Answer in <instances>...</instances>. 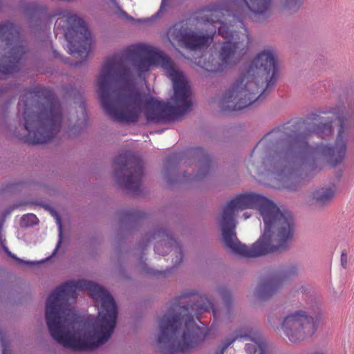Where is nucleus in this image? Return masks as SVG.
<instances>
[{
  "mask_svg": "<svg viewBox=\"0 0 354 354\" xmlns=\"http://www.w3.org/2000/svg\"><path fill=\"white\" fill-rule=\"evenodd\" d=\"M99 100L114 121L135 123L144 111L149 122L177 120L191 110V89L162 51L131 45L109 57L97 82Z\"/></svg>",
  "mask_w": 354,
  "mask_h": 354,
  "instance_id": "obj_1",
  "label": "nucleus"
},
{
  "mask_svg": "<svg viewBox=\"0 0 354 354\" xmlns=\"http://www.w3.org/2000/svg\"><path fill=\"white\" fill-rule=\"evenodd\" d=\"M332 120L317 114L295 122H288L266 133L253 149L248 169L259 176L260 168L270 172L277 182V188L296 191L301 178L299 167L308 157L323 158L333 166L341 162L346 152L344 140L351 129L348 119H339V129L335 145L333 147L319 145L310 147L307 138L313 133L325 138L332 134Z\"/></svg>",
  "mask_w": 354,
  "mask_h": 354,
  "instance_id": "obj_2",
  "label": "nucleus"
},
{
  "mask_svg": "<svg viewBox=\"0 0 354 354\" xmlns=\"http://www.w3.org/2000/svg\"><path fill=\"white\" fill-rule=\"evenodd\" d=\"M117 306L102 287L85 280L69 281L49 295L46 324L51 337L75 351L94 349L104 344L116 325Z\"/></svg>",
  "mask_w": 354,
  "mask_h": 354,
  "instance_id": "obj_3",
  "label": "nucleus"
},
{
  "mask_svg": "<svg viewBox=\"0 0 354 354\" xmlns=\"http://www.w3.org/2000/svg\"><path fill=\"white\" fill-rule=\"evenodd\" d=\"M218 223L225 247L245 258L283 251L295 233L290 212L253 192L231 200L223 208Z\"/></svg>",
  "mask_w": 354,
  "mask_h": 354,
  "instance_id": "obj_4",
  "label": "nucleus"
},
{
  "mask_svg": "<svg viewBox=\"0 0 354 354\" xmlns=\"http://www.w3.org/2000/svg\"><path fill=\"white\" fill-rule=\"evenodd\" d=\"M272 0H225L209 4L195 12L198 23L204 24L209 33L199 35L188 31L181 24H175L167 31L169 41H176L187 48L196 50L208 46L213 41V34H218L225 40L218 52V60L212 55L207 62L198 64L208 72H221L236 64L246 53L250 37L243 24L247 17L259 21L268 16Z\"/></svg>",
  "mask_w": 354,
  "mask_h": 354,
  "instance_id": "obj_5",
  "label": "nucleus"
},
{
  "mask_svg": "<svg viewBox=\"0 0 354 354\" xmlns=\"http://www.w3.org/2000/svg\"><path fill=\"white\" fill-rule=\"evenodd\" d=\"M212 310L218 316L212 302L197 293L183 295L175 298L164 315L158 319L157 341L165 354L185 353L203 341L206 330L196 326L194 317Z\"/></svg>",
  "mask_w": 354,
  "mask_h": 354,
  "instance_id": "obj_6",
  "label": "nucleus"
},
{
  "mask_svg": "<svg viewBox=\"0 0 354 354\" xmlns=\"http://www.w3.org/2000/svg\"><path fill=\"white\" fill-rule=\"evenodd\" d=\"M276 53L265 49L245 64L220 101L223 111H238L264 98L279 77Z\"/></svg>",
  "mask_w": 354,
  "mask_h": 354,
  "instance_id": "obj_7",
  "label": "nucleus"
},
{
  "mask_svg": "<svg viewBox=\"0 0 354 354\" xmlns=\"http://www.w3.org/2000/svg\"><path fill=\"white\" fill-rule=\"evenodd\" d=\"M21 102L27 131L24 142L36 145L51 140L59 131L62 121V108L53 91L39 86L26 88L19 104Z\"/></svg>",
  "mask_w": 354,
  "mask_h": 354,
  "instance_id": "obj_8",
  "label": "nucleus"
},
{
  "mask_svg": "<svg viewBox=\"0 0 354 354\" xmlns=\"http://www.w3.org/2000/svg\"><path fill=\"white\" fill-rule=\"evenodd\" d=\"M26 53L19 27L10 22L1 23L0 78L19 70L21 60Z\"/></svg>",
  "mask_w": 354,
  "mask_h": 354,
  "instance_id": "obj_9",
  "label": "nucleus"
},
{
  "mask_svg": "<svg viewBox=\"0 0 354 354\" xmlns=\"http://www.w3.org/2000/svg\"><path fill=\"white\" fill-rule=\"evenodd\" d=\"M58 20L66 22L64 35L68 42L69 53L86 59L91 50L92 38L84 21L69 11L61 13Z\"/></svg>",
  "mask_w": 354,
  "mask_h": 354,
  "instance_id": "obj_10",
  "label": "nucleus"
},
{
  "mask_svg": "<svg viewBox=\"0 0 354 354\" xmlns=\"http://www.w3.org/2000/svg\"><path fill=\"white\" fill-rule=\"evenodd\" d=\"M267 345L261 333L252 328L236 331L233 338H228L216 354H266Z\"/></svg>",
  "mask_w": 354,
  "mask_h": 354,
  "instance_id": "obj_11",
  "label": "nucleus"
},
{
  "mask_svg": "<svg viewBox=\"0 0 354 354\" xmlns=\"http://www.w3.org/2000/svg\"><path fill=\"white\" fill-rule=\"evenodd\" d=\"M114 165L118 181L120 182V174L124 172L127 175L122 180L124 187L133 194H138L144 174L141 158L134 153L126 151L114 159Z\"/></svg>",
  "mask_w": 354,
  "mask_h": 354,
  "instance_id": "obj_12",
  "label": "nucleus"
},
{
  "mask_svg": "<svg viewBox=\"0 0 354 354\" xmlns=\"http://www.w3.org/2000/svg\"><path fill=\"white\" fill-rule=\"evenodd\" d=\"M317 327L315 319L301 310L287 315L281 325L285 335L292 342L310 337L317 330Z\"/></svg>",
  "mask_w": 354,
  "mask_h": 354,
  "instance_id": "obj_13",
  "label": "nucleus"
},
{
  "mask_svg": "<svg viewBox=\"0 0 354 354\" xmlns=\"http://www.w3.org/2000/svg\"><path fill=\"white\" fill-rule=\"evenodd\" d=\"M297 273V268L291 266L281 272L272 274L263 280L256 290V296L260 300H266L276 294L284 282Z\"/></svg>",
  "mask_w": 354,
  "mask_h": 354,
  "instance_id": "obj_14",
  "label": "nucleus"
},
{
  "mask_svg": "<svg viewBox=\"0 0 354 354\" xmlns=\"http://www.w3.org/2000/svg\"><path fill=\"white\" fill-rule=\"evenodd\" d=\"M335 192L336 187L334 185L326 187H321L313 192V198L317 203L324 205L333 199Z\"/></svg>",
  "mask_w": 354,
  "mask_h": 354,
  "instance_id": "obj_15",
  "label": "nucleus"
},
{
  "mask_svg": "<svg viewBox=\"0 0 354 354\" xmlns=\"http://www.w3.org/2000/svg\"><path fill=\"white\" fill-rule=\"evenodd\" d=\"M171 243H170L169 246H168L167 243H158L155 245L154 250L156 253L161 255H165L164 252H162L160 251V249L165 247H166L167 249L170 248V252L174 250V252L176 253V259L174 262V266H176L183 261V255L182 252V248L181 246L177 243L176 240H174L173 239H171Z\"/></svg>",
  "mask_w": 354,
  "mask_h": 354,
  "instance_id": "obj_16",
  "label": "nucleus"
},
{
  "mask_svg": "<svg viewBox=\"0 0 354 354\" xmlns=\"http://www.w3.org/2000/svg\"><path fill=\"white\" fill-rule=\"evenodd\" d=\"M195 153L200 154V160L203 163V167L200 169V173L196 175L194 178L205 176L210 169V158L209 156L204 153V151L201 148H196Z\"/></svg>",
  "mask_w": 354,
  "mask_h": 354,
  "instance_id": "obj_17",
  "label": "nucleus"
},
{
  "mask_svg": "<svg viewBox=\"0 0 354 354\" xmlns=\"http://www.w3.org/2000/svg\"><path fill=\"white\" fill-rule=\"evenodd\" d=\"M304 3V0H279L281 8L290 13L297 11Z\"/></svg>",
  "mask_w": 354,
  "mask_h": 354,
  "instance_id": "obj_18",
  "label": "nucleus"
},
{
  "mask_svg": "<svg viewBox=\"0 0 354 354\" xmlns=\"http://www.w3.org/2000/svg\"><path fill=\"white\" fill-rule=\"evenodd\" d=\"M22 222L27 226H31L38 223L37 217L33 214H27L22 217Z\"/></svg>",
  "mask_w": 354,
  "mask_h": 354,
  "instance_id": "obj_19",
  "label": "nucleus"
},
{
  "mask_svg": "<svg viewBox=\"0 0 354 354\" xmlns=\"http://www.w3.org/2000/svg\"><path fill=\"white\" fill-rule=\"evenodd\" d=\"M3 250L11 258L15 259L18 263L26 264V265H33V264H35V262H32V261H26L21 260V259L17 257L16 256L12 254L8 250V248L6 246H5V245H3Z\"/></svg>",
  "mask_w": 354,
  "mask_h": 354,
  "instance_id": "obj_20",
  "label": "nucleus"
},
{
  "mask_svg": "<svg viewBox=\"0 0 354 354\" xmlns=\"http://www.w3.org/2000/svg\"><path fill=\"white\" fill-rule=\"evenodd\" d=\"M220 295L225 305L228 306L231 301L230 292L225 288H221L220 290Z\"/></svg>",
  "mask_w": 354,
  "mask_h": 354,
  "instance_id": "obj_21",
  "label": "nucleus"
},
{
  "mask_svg": "<svg viewBox=\"0 0 354 354\" xmlns=\"http://www.w3.org/2000/svg\"><path fill=\"white\" fill-rule=\"evenodd\" d=\"M340 262L342 267L344 269H346L348 264V252L346 250H343L342 251Z\"/></svg>",
  "mask_w": 354,
  "mask_h": 354,
  "instance_id": "obj_22",
  "label": "nucleus"
},
{
  "mask_svg": "<svg viewBox=\"0 0 354 354\" xmlns=\"http://www.w3.org/2000/svg\"><path fill=\"white\" fill-rule=\"evenodd\" d=\"M55 218H56L57 224L59 226V236L61 237L62 236V225L61 218H60V216L57 213H55Z\"/></svg>",
  "mask_w": 354,
  "mask_h": 354,
  "instance_id": "obj_23",
  "label": "nucleus"
},
{
  "mask_svg": "<svg viewBox=\"0 0 354 354\" xmlns=\"http://www.w3.org/2000/svg\"><path fill=\"white\" fill-rule=\"evenodd\" d=\"M80 108L82 112V115H83V118L84 120L86 121L88 119V116L86 115V108H85V105L84 104H82L80 106Z\"/></svg>",
  "mask_w": 354,
  "mask_h": 354,
  "instance_id": "obj_24",
  "label": "nucleus"
},
{
  "mask_svg": "<svg viewBox=\"0 0 354 354\" xmlns=\"http://www.w3.org/2000/svg\"><path fill=\"white\" fill-rule=\"evenodd\" d=\"M122 15L127 18L128 20L129 21H133V18L131 16H129L127 13H126L124 11H122Z\"/></svg>",
  "mask_w": 354,
  "mask_h": 354,
  "instance_id": "obj_25",
  "label": "nucleus"
},
{
  "mask_svg": "<svg viewBox=\"0 0 354 354\" xmlns=\"http://www.w3.org/2000/svg\"><path fill=\"white\" fill-rule=\"evenodd\" d=\"M165 1H166V0H162V3H161V6H160V10H159V11H158V13H159L160 12H161L162 10H164L165 6Z\"/></svg>",
  "mask_w": 354,
  "mask_h": 354,
  "instance_id": "obj_26",
  "label": "nucleus"
},
{
  "mask_svg": "<svg viewBox=\"0 0 354 354\" xmlns=\"http://www.w3.org/2000/svg\"><path fill=\"white\" fill-rule=\"evenodd\" d=\"M268 321L270 323V324H274V317H272V316H270L269 318H268Z\"/></svg>",
  "mask_w": 354,
  "mask_h": 354,
  "instance_id": "obj_27",
  "label": "nucleus"
},
{
  "mask_svg": "<svg viewBox=\"0 0 354 354\" xmlns=\"http://www.w3.org/2000/svg\"><path fill=\"white\" fill-rule=\"evenodd\" d=\"M147 273H149V274H154V275H156V274H160V272H153V271H152V270H147Z\"/></svg>",
  "mask_w": 354,
  "mask_h": 354,
  "instance_id": "obj_28",
  "label": "nucleus"
},
{
  "mask_svg": "<svg viewBox=\"0 0 354 354\" xmlns=\"http://www.w3.org/2000/svg\"><path fill=\"white\" fill-rule=\"evenodd\" d=\"M174 158V156L169 157L167 161L170 162L171 160Z\"/></svg>",
  "mask_w": 354,
  "mask_h": 354,
  "instance_id": "obj_29",
  "label": "nucleus"
},
{
  "mask_svg": "<svg viewBox=\"0 0 354 354\" xmlns=\"http://www.w3.org/2000/svg\"><path fill=\"white\" fill-rule=\"evenodd\" d=\"M160 231H158V232H155L154 234H153V236H155V235L158 234L159 236V234H160Z\"/></svg>",
  "mask_w": 354,
  "mask_h": 354,
  "instance_id": "obj_30",
  "label": "nucleus"
},
{
  "mask_svg": "<svg viewBox=\"0 0 354 354\" xmlns=\"http://www.w3.org/2000/svg\"><path fill=\"white\" fill-rule=\"evenodd\" d=\"M4 89L0 88V95L4 92Z\"/></svg>",
  "mask_w": 354,
  "mask_h": 354,
  "instance_id": "obj_31",
  "label": "nucleus"
},
{
  "mask_svg": "<svg viewBox=\"0 0 354 354\" xmlns=\"http://www.w3.org/2000/svg\"><path fill=\"white\" fill-rule=\"evenodd\" d=\"M3 354H7L6 348H3Z\"/></svg>",
  "mask_w": 354,
  "mask_h": 354,
  "instance_id": "obj_32",
  "label": "nucleus"
},
{
  "mask_svg": "<svg viewBox=\"0 0 354 354\" xmlns=\"http://www.w3.org/2000/svg\"><path fill=\"white\" fill-rule=\"evenodd\" d=\"M243 215H244L245 219H247L248 218L250 217V216L247 215L246 214H244Z\"/></svg>",
  "mask_w": 354,
  "mask_h": 354,
  "instance_id": "obj_33",
  "label": "nucleus"
},
{
  "mask_svg": "<svg viewBox=\"0 0 354 354\" xmlns=\"http://www.w3.org/2000/svg\"><path fill=\"white\" fill-rule=\"evenodd\" d=\"M61 243V239H59V241H58V243H57V248L59 247V244Z\"/></svg>",
  "mask_w": 354,
  "mask_h": 354,
  "instance_id": "obj_34",
  "label": "nucleus"
}]
</instances>
